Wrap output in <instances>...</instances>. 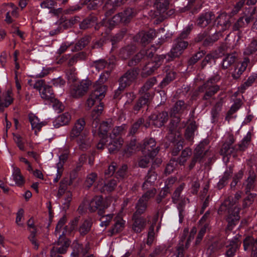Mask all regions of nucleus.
I'll return each mask as SVG.
<instances>
[{
    "instance_id": "1",
    "label": "nucleus",
    "mask_w": 257,
    "mask_h": 257,
    "mask_svg": "<svg viewBox=\"0 0 257 257\" xmlns=\"http://www.w3.org/2000/svg\"><path fill=\"white\" fill-rule=\"evenodd\" d=\"M220 79V77L218 75H216L210 78L203 85L199 87V91L205 93L203 97L204 100H208L213 96L219 89V86L214 85L213 84L217 82Z\"/></svg>"
},
{
    "instance_id": "2",
    "label": "nucleus",
    "mask_w": 257,
    "mask_h": 257,
    "mask_svg": "<svg viewBox=\"0 0 257 257\" xmlns=\"http://www.w3.org/2000/svg\"><path fill=\"white\" fill-rule=\"evenodd\" d=\"M166 56L163 55L157 56L153 60L147 63L143 68L142 76L146 77L152 75L162 64Z\"/></svg>"
},
{
    "instance_id": "3",
    "label": "nucleus",
    "mask_w": 257,
    "mask_h": 257,
    "mask_svg": "<svg viewBox=\"0 0 257 257\" xmlns=\"http://www.w3.org/2000/svg\"><path fill=\"white\" fill-rule=\"evenodd\" d=\"M70 240L65 237L64 231L59 236L58 239L54 243L53 246L50 250V253L62 254H65L70 244Z\"/></svg>"
},
{
    "instance_id": "4",
    "label": "nucleus",
    "mask_w": 257,
    "mask_h": 257,
    "mask_svg": "<svg viewBox=\"0 0 257 257\" xmlns=\"http://www.w3.org/2000/svg\"><path fill=\"white\" fill-rule=\"evenodd\" d=\"M91 85V81L82 80L79 83H75L72 86L70 91V94L73 98H80L87 93Z\"/></svg>"
},
{
    "instance_id": "5",
    "label": "nucleus",
    "mask_w": 257,
    "mask_h": 257,
    "mask_svg": "<svg viewBox=\"0 0 257 257\" xmlns=\"http://www.w3.org/2000/svg\"><path fill=\"white\" fill-rule=\"evenodd\" d=\"M139 73L137 68L128 70L119 79V89L124 90L130 86L137 79Z\"/></svg>"
},
{
    "instance_id": "6",
    "label": "nucleus",
    "mask_w": 257,
    "mask_h": 257,
    "mask_svg": "<svg viewBox=\"0 0 257 257\" xmlns=\"http://www.w3.org/2000/svg\"><path fill=\"white\" fill-rule=\"evenodd\" d=\"M227 210V214L226 216V220L228 223L227 227L229 229H232L233 227L236 225L240 219L239 212L240 208L235 206L234 207L228 206ZM224 212L222 213L223 214Z\"/></svg>"
},
{
    "instance_id": "7",
    "label": "nucleus",
    "mask_w": 257,
    "mask_h": 257,
    "mask_svg": "<svg viewBox=\"0 0 257 257\" xmlns=\"http://www.w3.org/2000/svg\"><path fill=\"white\" fill-rule=\"evenodd\" d=\"M188 46V43L180 38H177L174 42L173 46L168 53V56L172 58L179 57Z\"/></svg>"
},
{
    "instance_id": "8",
    "label": "nucleus",
    "mask_w": 257,
    "mask_h": 257,
    "mask_svg": "<svg viewBox=\"0 0 257 257\" xmlns=\"http://www.w3.org/2000/svg\"><path fill=\"white\" fill-rule=\"evenodd\" d=\"M181 126L180 125L179 117L175 116L172 119L169 124V134L167 136L169 141L176 140V138H181Z\"/></svg>"
},
{
    "instance_id": "9",
    "label": "nucleus",
    "mask_w": 257,
    "mask_h": 257,
    "mask_svg": "<svg viewBox=\"0 0 257 257\" xmlns=\"http://www.w3.org/2000/svg\"><path fill=\"white\" fill-rule=\"evenodd\" d=\"M168 114L166 111H163L158 114H152L149 117V122L145 124V127H147L152 123L158 127H160L168 120Z\"/></svg>"
},
{
    "instance_id": "10",
    "label": "nucleus",
    "mask_w": 257,
    "mask_h": 257,
    "mask_svg": "<svg viewBox=\"0 0 257 257\" xmlns=\"http://www.w3.org/2000/svg\"><path fill=\"white\" fill-rule=\"evenodd\" d=\"M156 141L153 138L145 140L143 150L144 154L150 157H155L159 151V147H156Z\"/></svg>"
},
{
    "instance_id": "11",
    "label": "nucleus",
    "mask_w": 257,
    "mask_h": 257,
    "mask_svg": "<svg viewBox=\"0 0 257 257\" xmlns=\"http://www.w3.org/2000/svg\"><path fill=\"white\" fill-rule=\"evenodd\" d=\"M241 191H238L234 194V197L232 196L228 197L220 205L218 210V213L219 214H222V213L227 210L228 206L234 207V205L237 203L241 198Z\"/></svg>"
},
{
    "instance_id": "12",
    "label": "nucleus",
    "mask_w": 257,
    "mask_h": 257,
    "mask_svg": "<svg viewBox=\"0 0 257 257\" xmlns=\"http://www.w3.org/2000/svg\"><path fill=\"white\" fill-rule=\"evenodd\" d=\"M207 153L208 150H204V144H199L194 150L193 158L189 166V169H193L197 162H201Z\"/></svg>"
},
{
    "instance_id": "13",
    "label": "nucleus",
    "mask_w": 257,
    "mask_h": 257,
    "mask_svg": "<svg viewBox=\"0 0 257 257\" xmlns=\"http://www.w3.org/2000/svg\"><path fill=\"white\" fill-rule=\"evenodd\" d=\"M77 171L73 170L70 174L69 179L65 178L61 181L60 182V186L59 187L57 196L60 198L64 193L65 191L66 190L68 186L71 185L73 181L76 178L77 176Z\"/></svg>"
},
{
    "instance_id": "14",
    "label": "nucleus",
    "mask_w": 257,
    "mask_h": 257,
    "mask_svg": "<svg viewBox=\"0 0 257 257\" xmlns=\"http://www.w3.org/2000/svg\"><path fill=\"white\" fill-rule=\"evenodd\" d=\"M153 55L154 53L152 49L142 50L128 61V65L131 67L136 66L143 58L145 57L152 58Z\"/></svg>"
},
{
    "instance_id": "15",
    "label": "nucleus",
    "mask_w": 257,
    "mask_h": 257,
    "mask_svg": "<svg viewBox=\"0 0 257 257\" xmlns=\"http://www.w3.org/2000/svg\"><path fill=\"white\" fill-rule=\"evenodd\" d=\"M85 125V121L83 118H79L76 120L70 133V139L73 140L77 137L81 136V133L83 130Z\"/></svg>"
},
{
    "instance_id": "16",
    "label": "nucleus",
    "mask_w": 257,
    "mask_h": 257,
    "mask_svg": "<svg viewBox=\"0 0 257 257\" xmlns=\"http://www.w3.org/2000/svg\"><path fill=\"white\" fill-rule=\"evenodd\" d=\"M214 18V15L212 12L202 13L197 19L196 24L199 27L205 28L211 22Z\"/></svg>"
},
{
    "instance_id": "17",
    "label": "nucleus",
    "mask_w": 257,
    "mask_h": 257,
    "mask_svg": "<svg viewBox=\"0 0 257 257\" xmlns=\"http://www.w3.org/2000/svg\"><path fill=\"white\" fill-rule=\"evenodd\" d=\"M245 250L250 249L251 257H257V238L254 239L251 236L246 237L243 241Z\"/></svg>"
},
{
    "instance_id": "18",
    "label": "nucleus",
    "mask_w": 257,
    "mask_h": 257,
    "mask_svg": "<svg viewBox=\"0 0 257 257\" xmlns=\"http://www.w3.org/2000/svg\"><path fill=\"white\" fill-rule=\"evenodd\" d=\"M155 31L151 30L147 32H141L139 33L135 37V39L137 41L140 40V43L145 45L150 43L155 37Z\"/></svg>"
},
{
    "instance_id": "19",
    "label": "nucleus",
    "mask_w": 257,
    "mask_h": 257,
    "mask_svg": "<svg viewBox=\"0 0 257 257\" xmlns=\"http://www.w3.org/2000/svg\"><path fill=\"white\" fill-rule=\"evenodd\" d=\"M249 176L245 182L243 183L244 187V192L246 194L250 193L253 190L255 187V181L256 179V175L254 171L250 169L249 171Z\"/></svg>"
},
{
    "instance_id": "20",
    "label": "nucleus",
    "mask_w": 257,
    "mask_h": 257,
    "mask_svg": "<svg viewBox=\"0 0 257 257\" xmlns=\"http://www.w3.org/2000/svg\"><path fill=\"white\" fill-rule=\"evenodd\" d=\"M12 92L8 90L0 95V112H3L4 109L8 107L13 101L11 96Z\"/></svg>"
},
{
    "instance_id": "21",
    "label": "nucleus",
    "mask_w": 257,
    "mask_h": 257,
    "mask_svg": "<svg viewBox=\"0 0 257 257\" xmlns=\"http://www.w3.org/2000/svg\"><path fill=\"white\" fill-rule=\"evenodd\" d=\"M156 179L157 174L152 170H149L145 177V181L142 185L143 190H145L151 188Z\"/></svg>"
},
{
    "instance_id": "22",
    "label": "nucleus",
    "mask_w": 257,
    "mask_h": 257,
    "mask_svg": "<svg viewBox=\"0 0 257 257\" xmlns=\"http://www.w3.org/2000/svg\"><path fill=\"white\" fill-rule=\"evenodd\" d=\"M113 126L112 120L108 119L100 123L98 129V135L100 138H107V133Z\"/></svg>"
},
{
    "instance_id": "23",
    "label": "nucleus",
    "mask_w": 257,
    "mask_h": 257,
    "mask_svg": "<svg viewBox=\"0 0 257 257\" xmlns=\"http://www.w3.org/2000/svg\"><path fill=\"white\" fill-rule=\"evenodd\" d=\"M133 219L134 220L133 224V229L136 233L141 232L146 225V219L139 216H134L133 215Z\"/></svg>"
},
{
    "instance_id": "24",
    "label": "nucleus",
    "mask_w": 257,
    "mask_h": 257,
    "mask_svg": "<svg viewBox=\"0 0 257 257\" xmlns=\"http://www.w3.org/2000/svg\"><path fill=\"white\" fill-rule=\"evenodd\" d=\"M229 16L224 14L218 16L216 19L217 25L221 27L220 30L225 31L231 25V21Z\"/></svg>"
},
{
    "instance_id": "25",
    "label": "nucleus",
    "mask_w": 257,
    "mask_h": 257,
    "mask_svg": "<svg viewBox=\"0 0 257 257\" xmlns=\"http://www.w3.org/2000/svg\"><path fill=\"white\" fill-rule=\"evenodd\" d=\"M111 141L108 145L107 148L110 153L118 151L122 147L123 141L120 137L110 139Z\"/></svg>"
},
{
    "instance_id": "26",
    "label": "nucleus",
    "mask_w": 257,
    "mask_h": 257,
    "mask_svg": "<svg viewBox=\"0 0 257 257\" xmlns=\"http://www.w3.org/2000/svg\"><path fill=\"white\" fill-rule=\"evenodd\" d=\"M103 199L100 196H95L89 202L88 209L91 212H94L100 209H103L102 207Z\"/></svg>"
},
{
    "instance_id": "27",
    "label": "nucleus",
    "mask_w": 257,
    "mask_h": 257,
    "mask_svg": "<svg viewBox=\"0 0 257 257\" xmlns=\"http://www.w3.org/2000/svg\"><path fill=\"white\" fill-rule=\"evenodd\" d=\"M93 66L98 70L100 71L104 68L112 70L113 68L114 63L113 62L107 61L104 59H100L93 62Z\"/></svg>"
},
{
    "instance_id": "28",
    "label": "nucleus",
    "mask_w": 257,
    "mask_h": 257,
    "mask_svg": "<svg viewBox=\"0 0 257 257\" xmlns=\"http://www.w3.org/2000/svg\"><path fill=\"white\" fill-rule=\"evenodd\" d=\"M71 119V116L69 112H66L59 115L56 119L54 125L55 127H59L68 124Z\"/></svg>"
},
{
    "instance_id": "29",
    "label": "nucleus",
    "mask_w": 257,
    "mask_h": 257,
    "mask_svg": "<svg viewBox=\"0 0 257 257\" xmlns=\"http://www.w3.org/2000/svg\"><path fill=\"white\" fill-rule=\"evenodd\" d=\"M77 138V143L80 150L85 151L90 147L91 141L86 135L82 134Z\"/></svg>"
},
{
    "instance_id": "30",
    "label": "nucleus",
    "mask_w": 257,
    "mask_h": 257,
    "mask_svg": "<svg viewBox=\"0 0 257 257\" xmlns=\"http://www.w3.org/2000/svg\"><path fill=\"white\" fill-rule=\"evenodd\" d=\"M137 47L134 44L128 45L122 48L119 53V56L123 59H126L136 51Z\"/></svg>"
},
{
    "instance_id": "31",
    "label": "nucleus",
    "mask_w": 257,
    "mask_h": 257,
    "mask_svg": "<svg viewBox=\"0 0 257 257\" xmlns=\"http://www.w3.org/2000/svg\"><path fill=\"white\" fill-rule=\"evenodd\" d=\"M106 89L105 85H97L95 86L94 89L90 95L97 100L100 101L105 96Z\"/></svg>"
},
{
    "instance_id": "32",
    "label": "nucleus",
    "mask_w": 257,
    "mask_h": 257,
    "mask_svg": "<svg viewBox=\"0 0 257 257\" xmlns=\"http://www.w3.org/2000/svg\"><path fill=\"white\" fill-rule=\"evenodd\" d=\"M27 225L29 228H32L33 230L30 231V234L29 236V239L32 244L34 246L35 249H38L39 247V244L35 238L36 235V229L34 225V222L32 218H30L27 222Z\"/></svg>"
},
{
    "instance_id": "33",
    "label": "nucleus",
    "mask_w": 257,
    "mask_h": 257,
    "mask_svg": "<svg viewBox=\"0 0 257 257\" xmlns=\"http://www.w3.org/2000/svg\"><path fill=\"white\" fill-rule=\"evenodd\" d=\"M237 54L232 53L227 54L222 62V68L223 69H229L232 66L236 60Z\"/></svg>"
},
{
    "instance_id": "34",
    "label": "nucleus",
    "mask_w": 257,
    "mask_h": 257,
    "mask_svg": "<svg viewBox=\"0 0 257 257\" xmlns=\"http://www.w3.org/2000/svg\"><path fill=\"white\" fill-rule=\"evenodd\" d=\"M150 96L149 93H146L141 96L135 104L134 110L138 112L144 106L147 105L149 101Z\"/></svg>"
},
{
    "instance_id": "35",
    "label": "nucleus",
    "mask_w": 257,
    "mask_h": 257,
    "mask_svg": "<svg viewBox=\"0 0 257 257\" xmlns=\"http://www.w3.org/2000/svg\"><path fill=\"white\" fill-rule=\"evenodd\" d=\"M98 214L99 216H100V218L99 220L100 221V225L101 227H106L107 226L110 221L111 220L113 214H104V211L103 209H99L98 211Z\"/></svg>"
},
{
    "instance_id": "36",
    "label": "nucleus",
    "mask_w": 257,
    "mask_h": 257,
    "mask_svg": "<svg viewBox=\"0 0 257 257\" xmlns=\"http://www.w3.org/2000/svg\"><path fill=\"white\" fill-rule=\"evenodd\" d=\"M97 22V18L93 16H89L79 24V28L82 30H86L91 27Z\"/></svg>"
},
{
    "instance_id": "37",
    "label": "nucleus",
    "mask_w": 257,
    "mask_h": 257,
    "mask_svg": "<svg viewBox=\"0 0 257 257\" xmlns=\"http://www.w3.org/2000/svg\"><path fill=\"white\" fill-rule=\"evenodd\" d=\"M170 0H155L154 6L160 14L165 16V12L168 8Z\"/></svg>"
},
{
    "instance_id": "38",
    "label": "nucleus",
    "mask_w": 257,
    "mask_h": 257,
    "mask_svg": "<svg viewBox=\"0 0 257 257\" xmlns=\"http://www.w3.org/2000/svg\"><path fill=\"white\" fill-rule=\"evenodd\" d=\"M29 118L32 128L35 130V133L37 135V131H39L44 124L42 122H40L38 117L33 114H29Z\"/></svg>"
},
{
    "instance_id": "39",
    "label": "nucleus",
    "mask_w": 257,
    "mask_h": 257,
    "mask_svg": "<svg viewBox=\"0 0 257 257\" xmlns=\"http://www.w3.org/2000/svg\"><path fill=\"white\" fill-rule=\"evenodd\" d=\"M42 99L50 100L54 97L53 91L51 86L44 85L43 88L39 92Z\"/></svg>"
},
{
    "instance_id": "40",
    "label": "nucleus",
    "mask_w": 257,
    "mask_h": 257,
    "mask_svg": "<svg viewBox=\"0 0 257 257\" xmlns=\"http://www.w3.org/2000/svg\"><path fill=\"white\" fill-rule=\"evenodd\" d=\"M103 110V104L100 103L96 109H94L91 113V116L93 119L92 125L93 127H96L98 124V117L102 113Z\"/></svg>"
},
{
    "instance_id": "41",
    "label": "nucleus",
    "mask_w": 257,
    "mask_h": 257,
    "mask_svg": "<svg viewBox=\"0 0 257 257\" xmlns=\"http://www.w3.org/2000/svg\"><path fill=\"white\" fill-rule=\"evenodd\" d=\"M127 0H108L105 5V7L106 8H109V6H112V8H110L109 11H108L105 13V15L106 16H108L110 15L113 11V9L115 7L120 6L124 4Z\"/></svg>"
},
{
    "instance_id": "42",
    "label": "nucleus",
    "mask_w": 257,
    "mask_h": 257,
    "mask_svg": "<svg viewBox=\"0 0 257 257\" xmlns=\"http://www.w3.org/2000/svg\"><path fill=\"white\" fill-rule=\"evenodd\" d=\"M189 202V199L184 197L181 198L177 203V209L179 210V221L182 222L184 216V208L187 203Z\"/></svg>"
},
{
    "instance_id": "43",
    "label": "nucleus",
    "mask_w": 257,
    "mask_h": 257,
    "mask_svg": "<svg viewBox=\"0 0 257 257\" xmlns=\"http://www.w3.org/2000/svg\"><path fill=\"white\" fill-rule=\"evenodd\" d=\"M147 208V202L142 198H140L136 205V211L134 216H139L144 213Z\"/></svg>"
},
{
    "instance_id": "44",
    "label": "nucleus",
    "mask_w": 257,
    "mask_h": 257,
    "mask_svg": "<svg viewBox=\"0 0 257 257\" xmlns=\"http://www.w3.org/2000/svg\"><path fill=\"white\" fill-rule=\"evenodd\" d=\"M237 151L236 146H231L227 144H223L220 151V154L223 156H228L233 154Z\"/></svg>"
},
{
    "instance_id": "45",
    "label": "nucleus",
    "mask_w": 257,
    "mask_h": 257,
    "mask_svg": "<svg viewBox=\"0 0 257 257\" xmlns=\"http://www.w3.org/2000/svg\"><path fill=\"white\" fill-rule=\"evenodd\" d=\"M92 224L91 219H86L81 224L79 228V231L81 235H86L90 230Z\"/></svg>"
},
{
    "instance_id": "46",
    "label": "nucleus",
    "mask_w": 257,
    "mask_h": 257,
    "mask_svg": "<svg viewBox=\"0 0 257 257\" xmlns=\"http://www.w3.org/2000/svg\"><path fill=\"white\" fill-rule=\"evenodd\" d=\"M120 13L123 19V23H127L136 15L137 11L132 8H127Z\"/></svg>"
},
{
    "instance_id": "47",
    "label": "nucleus",
    "mask_w": 257,
    "mask_h": 257,
    "mask_svg": "<svg viewBox=\"0 0 257 257\" xmlns=\"http://www.w3.org/2000/svg\"><path fill=\"white\" fill-rule=\"evenodd\" d=\"M186 106L185 103L182 100H179L175 103L173 107L171 110V115L174 116L177 114L181 113L182 111L185 108Z\"/></svg>"
},
{
    "instance_id": "48",
    "label": "nucleus",
    "mask_w": 257,
    "mask_h": 257,
    "mask_svg": "<svg viewBox=\"0 0 257 257\" xmlns=\"http://www.w3.org/2000/svg\"><path fill=\"white\" fill-rule=\"evenodd\" d=\"M80 217H76L72 220L69 224L66 226L63 231H64L65 235L68 233L70 234L73 230L77 229Z\"/></svg>"
},
{
    "instance_id": "49",
    "label": "nucleus",
    "mask_w": 257,
    "mask_h": 257,
    "mask_svg": "<svg viewBox=\"0 0 257 257\" xmlns=\"http://www.w3.org/2000/svg\"><path fill=\"white\" fill-rule=\"evenodd\" d=\"M170 141L173 143V148L172 150V154L173 156H176L183 149V141L181 138L179 139L176 138V140Z\"/></svg>"
},
{
    "instance_id": "50",
    "label": "nucleus",
    "mask_w": 257,
    "mask_h": 257,
    "mask_svg": "<svg viewBox=\"0 0 257 257\" xmlns=\"http://www.w3.org/2000/svg\"><path fill=\"white\" fill-rule=\"evenodd\" d=\"M90 41V37L89 36H86L82 38L77 43H76L74 48L72 49L73 51H78L83 49Z\"/></svg>"
},
{
    "instance_id": "51",
    "label": "nucleus",
    "mask_w": 257,
    "mask_h": 257,
    "mask_svg": "<svg viewBox=\"0 0 257 257\" xmlns=\"http://www.w3.org/2000/svg\"><path fill=\"white\" fill-rule=\"evenodd\" d=\"M158 219V217H157L156 218H155L153 221L152 223L150 226L149 228V231L148 233V238L147 241V243L148 245H151L153 243L154 238H155V232H154V228L155 226L157 223V220Z\"/></svg>"
},
{
    "instance_id": "52",
    "label": "nucleus",
    "mask_w": 257,
    "mask_h": 257,
    "mask_svg": "<svg viewBox=\"0 0 257 257\" xmlns=\"http://www.w3.org/2000/svg\"><path fill=\"white\" fill-rule=\"evenodd\" d=\"M157 82L156 78L154 77L149 79L144 85L139 90L140 94H145L148 90L152 88Z\"/></svg>"
},
{
    "instance_id": "53",
    "label": "nucleus",
    "mask_w": 257,
    "mask_h": 257,
    "mask_svg": "<svg viewBox=\"0 0 257 257\" xmlns=\"http://www.w3.org/2000/svg\"><path fill=\"white\" fill-rule=\"evenodd\" d=\"M13 177L16 184L20 186L24 184V179L19 168H14Z\"/></svg>"
},
{
    "instance_id": "54",
    "label": "nucleus",
    "mask_w": 257,
    "mask_h": 257,
    "mask_svg": "<svg viewBox=\"0 0 257 257\" xmlns=\"http://www.w3.org/2000/svg\"><path fill=\"white\" fill-rule=\"evenodd\" d=\"M185 184L182 183L175 190L172 196V200L174 203H177L181 198H184L183 196H181V194L184 189Z\"/></svg>"
},
{
    "instance_id": "55",
    "label": "nucleus",
    "mask_w": 257,
    "mask_h": 257,
    "mask_svg": "<svg viewBox=\"0 0 257 257\" xmlns=\"http://www.w3.org/2000/svg\"><path fill=\"white\" fill-rule=\"evenodd\" d=\"M224 246V243L222 241H216L210 245L207 248V253L211 255L212 253L218 251Z\"/></svg>"
},
{
    "instance_id": "56",
    "label": "nucleus",
    "mask_w": 257,
    "mask_h": 257,
    "mask_svg": "<svg viewBox=\"0 0 257 257\" xmlns=\"http://www.w3.org/2000/svg\"><path fill=\"white\" fill-rule=\"evenodd\" d=\"M221 36L220 32L214 33L211 36L206 38L203 42V46L207 47L212 45L214 42L217 41Z\"/></svg>"
},
{
    "instance_id": "57",
    "label": "nucleus",
    "mask_w": 257,
    "mask_h": 257,
    "mask_svg": "<svg viewBox=\"0 0 257 257\" xmlns=\"http://www.w3.org/2000/svg\"><path fill=\"white\" fill-rule=\"evenodd\" d=\"M222 103V99H220L215 104L211 110V113L213 121H215L218 117L219 112L221 110Z\"/></svg>"
},
{
    "instance_id": "58",
    "label": "nucleus",
    "mask_w": 257,
    "mask_h": 257,
    "mask_svg": "<svg viewBox=\"0 0 257 257\" xmlns=\"http://www.w3.org/2000/svg\"><path fill=\"white\" fill-rule=\"evenodd\" d=\"M251 135L248 132L246 135L243 138L241 143L237 147V150L244 151L246 149L250 142Z\"/></svg>"
},
{
    "instance_id": "59",
    "label": "nucleus",
    "mask_w": 257,
    "mask_h": 257,
    "mask_svg": "<svg viewBox=\"0 0 257 257\" xmlns=\"http://www.w3.org/2000/svg\"><path fill=\"white\" fill-rule=\"evenodd\" d=\"M124 221L121 218L115 220V222L110 230L111 235L121 231L124 227Z\"/></svg>"
},
{
    "instance_id": "60",
    "label": "nucleus",
    "mask_w": 257,
    "mask_h": 257,
    "mask_svg": "<svg viewBox=\"0 0 257 257\" xmlns=\"http://www.w3.org/2000/svg\"><path fill=\"white\" fill-rule=\"evenodd\" d=\"M197 129L195 123H191L187 127L185 133V137L187 140L191 141L194 137V132Z\"/></svg>"
},
{
    "instance_id": "61",
    "label": "nucleus",
    "mask_w": 257,
    "mask_h": 257,
    "mask_svg": "<svg viewBox=\"0 0 257 257\" xmlns=\"http://www.w3.org/2000/svg\"><path fill=\"white\" fill-rule=\"evenodd\" d=\"M72 251L71 253V257H79L81 251H83L82 245L79 244L77 241L73 242L71 245Z\"/></svg>"
},
{
    "instance_id": "62",
    "label": "nucleus",
    "mask_w": 257,
    "mask_h": 257,
    "mask_svg": "<svg viewBox=\"0 0 257 257\" xmlns=\"http://www.w3.org/2000/svg\"><path fill=\"white\" fill-rule=\"evenodd\" d=\"M242 201V207L245 208L250 206L254 202V199L256 196L255 193H249L247 194Z\"/></svg>"
},
{
    "instance_id": "63",
    "label": "nucleus",
    "mask_w": 257,
    "mask_h": 257,
    "mask_svg": "<svg viewBox=\"0 0 257 257\" xmlns=\"http://www.w3.org/2000/svg\"><path fill=\"white\" fill-rule=\"evenodd\" d=\"M192 151L189 148H186L181 153V155L179 158V163L181 165H184L187 159L191 156Z\"/></svg>"
},
{
    "instance_id": "64",
    "label": "nucleus",
    "mask_w": 257,
    "mask_h": 257,
    "mask_svg": "<svg viewBox=\"0 0 257 257\" xmlns=\"http://www.w3.org/2000/svg\"><path fill=\"white\" fill-rule=\"evenodd\" d=\"M256 51H257V41L253 40L245 49L244 54L249 55L255 53Z\"/></svg>"
}]
</instances>
